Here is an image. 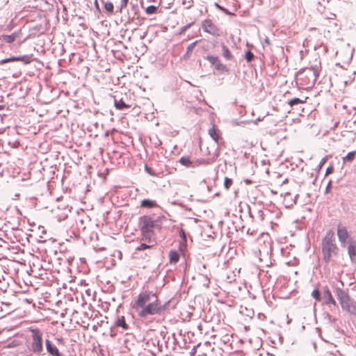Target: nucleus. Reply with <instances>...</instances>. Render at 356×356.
I'll return each mask as SVG.
<instances>
[{
    "label": "nucleus",
    "instance_id": "1",
    "mask_svg": "<svg viewBox=\"0 0 356 356\" xmlns=\"http://www.w3.org/2000/svg\"><path fill=\"white\" fill-rule=\"evenodd\" d=\"M132 307L143 323H152L156 319V292L143 291L136 298Z\"/></svg>",
    "mask_w": 356,
    "mask_h": 356
},
{
    "label": "nucleus",
    "instance_id": "2",
    "mask_svg": "<svg viewBox=\"0 0 356 356\" xmlns=\"http://www.w3.org/2000/svg\"><path fill=\"white\" fill-rule=\"evenodd\" d=\"M138 226L141 233V243L136 248L137 251L153 250L154 245L151 244L156 240V218L154 215H145L139 218Z\"/></svg>",
    "mask_w": 356,
    "mask_h": 356
},
{
    "label": "nucleus",
    "instance_id": "3",
    "mask_svg": "<svg viewBox=\"0 0 356 356\" xmlns=\"http://www.w3.org/2000/svg\"><path fill=\"white\" fill-rule=\"evenodd\" d=\"M321 249L323 261L327 264L331 261L333 256L337 255L339 248L335 243L334 232L332 230L327 231L323 238Z\"/></svg>",
    "mask_w": 356,
    "mask_h": 356
},
{
    "label": "nucleus",
    "instance_id": "4",
    "mask_svg": "<svg viewBox=\"0 0 356 356\" xmlns=\"http://www.w3.org/2000/svg\"><path fill=\"white\" fill-rule=\"evenodd\" d=\"M334 293L343 310L346 311L351 315L356 316V302L350 297L348 293L339 286L334 288Z\"/></svg>",
    "mask_w": 356,
    "mask_h": 356
},
{
    "label": "nucleus",
    "instance_id": "5",
    "mask_svg": "<svg viewBox=\"0 0 356 356\" xmlns=\"http://www.w3.org/2000/svg\"><path fill=\"white\" fill-rule=\"evenodd\" d=\"M31 341L27 346L28 349L37 356L44 355L42 332L39 329L36 328L31 329Z\"/></svg>",
    "mask_w": 356,
    "mask_h": 356
},
{
    "label": "nucleus",
    "instance_id": "6",
    "mask_svg": "<svg viewBox=\"0 0 356 356\" xmlns=\"http://www.w3.org/2000/svg\"><path fill=\"white\" fill-rule=\"evenodd\" d=\"M64 92V90H39L37 97L39 101L49 104Z\"/></svg>",
    "mask_w": 356,
    "mask_h": 356
},
{
    "label": "nucleus",
    "instance_id": "7",
    "mask_svg": "<svg viewBox=\"0 0 356 356\" xmlns=\"http://www.w3.org/2000/svg\"><path fill=\"white\" fill-rule=\"evenodd\" d=\"M113 99L114 105L118 110L124 111L131 108L132 106L130 104V100L128 99L127 93H124V95L122 94H116L113 95Z\"/></svg>",
    "mask_w": 356,
    "mask_h": 356
},
{
    "label": "nucleus",
    "instance_id": "8",
    "mask_svg": "<svg viewBox=\"0 0 356 356\" xmlns=\"http://www.w3.org/2000/svg\"><path fill=\"white\" fill-rule=\"evenodd\" d=\"M202 28L204 32H207L213 36H220L221 34L220 30L210 19H207L202 22Z\"/></svg>",
    "mask_w": 356,
    "mask_h": 356
},
{
    "label": "nucleus",
    "instance_id": "9",
    "mask_svg": "<svg viewBox=\"0 0 356 356\" xmlns=\"http://www.w3.org/2000/svg\"><path fill=\"white\" fill-rule=\"evenodd\" d=\"M206 59L214 66V69L221 73H229V70L227 65L222 64L218 56L208 55Z\"/></svg>",
    "mask_w": 356,
    "mask_h": 356
},
{
    "label": "nucleus",
    "instance_id": "10",
    "mask_svg": "<svg viewBox=\"0 0 356 356\" xmlns=\"http://www.w3.org/2000/svg\"><path fill=\"white\" fill-rule=\"evenodd\" d=\"M31 56L32 55H24V56H11L8 58L3 59L0 60V65L10 63V62H15V61H22L24 65L29 64L31 61Z\"/></svg>",
    "mask_w": 356,
    "mask_h": 356
},
{
    "label": "nucleus",
    "instance_id": "11",
    "mask_svg": "<svg viewBox=\"0 0 356 356\" xmlns=\"http://www.w3.org/2000/svg\"><path fill=\"white\" fill-rule=\"evenodd\" d=\"M45 346L47 351L50 356H64L63 354L59 351L56 346L50 340H45Z\"/></svg>",
    "mask_w": 356,
    "mask_h": 356
},
{
    "label": "nucleus",
    "instance_id": "12",
    "mask_svg": "<svg viewBox=\"0 0 356 356\" xmlns=\"http://www.w3.org/2000/svg\"><path fill=\"white\" fill-rule=\"evenodd\" d=\"M337 236L339 241L342 246H344L347 239L349 238V234L346 227L338 225L337 227Z\"/></svg>",
    "mask_w": 356,
    "mask_h": 356
},
{
    "label": "nucleus",
    "instance_id": "13",
    "mask_svg": "<svg viewBox=\"0 0 356 356\" xmlns=\"http://www.w3.org/2000/svg\"><path fill=\"white\" fill-rule=\"evenodd\" d=\"M323 298L324 299V304L329 305H332L334 306H337V302L333 298L332 293L330 290L325 287L323 291Z\"/></svg>",
    "mask_w": 356,
    "mask_h": 356
},
{
    "label": "nucleus",
    "instance_id": "14",
    "mask_svg": "<svg viewBox=\"0 0 356 356\" xmlns=\"http://www.w3.org/2000/svg\"><path fill=\"white\" fill-rule=\"evenodd\" d=\"M348 254L352 262H356V241H350L348 246Z\"/></svg>",
    "mask_w": 356,
    "mask_h": 356
},
{
    "label": "nucleus",
    "instance_id": "15",
    "mask_svg": "<svg viewBox=\"0 0 356 356\" xmlns=\"http://www.w3.org/2000/svg\"><path fill=\"white\" fill-rule=\"evenodd\" d=\"M310 68L313 70L314 76H316L321 68V63L319 56L315 58L314 63H311Z\"/></svg>",
    "mask_w": 356,
    "mask_h": 356
},
{
    "label": "nucleus",
    "instance_id": "16",
    "mask_svg": "<svg viewBox=\"0 0 356 356\" xmlns=\"http://www.w3.org/2000/svg\"><path fill=\"white\" fill-rule=\"evenodd\" d=\"M222 47V56L227 60H233L234 59V56L232 55L229 48L224 44H221Z\"/></svg>",
    "mask_w": 356,
    "mask_h": 356
},
{
    "label": "nucleus",
    "instance_id": "17",
    "mask_svg": "<svg viewBox=\"0 0 356 356\" xmlns=\"http://www.w3.org/2000/svg\"><path fill=\"white\" fill-rule=\"evenodd\" d=\"M115 325L117 327H121L124 330H127L129 328V325L126 323L125 318L123 316L118 317L115 322Z\"/></svg>",
    "mask_w": 356,
    "mask_h": 356
},
{
    "label": "nucleus",
    "instance_id": "18",
    "mask_svg": "<svg viewBox=\"0 0 356 356\" xmlns=\"http://www.w3.org/2000/svg\"><path fill=\"white\" fill-rule=\"evenodd\" d=\"M18 36L19 33L17 32H14L11 35H2L1 40L5 42L12 43L17 38H18Z\"/></svg>",
    "mask_w": 356,
    "mask_h": 356
},
{
    "label": "nucleus",
    "instance_id": "19",
    "mask_svg": "<svg viewBox=\"0 0 356 356\" xmlns=\"http://www.w3.org/2000/svg\"><path fill=\"white\" fill-rule=\"evenodd\" d=\"M170 302V300L168 301L162 302L158 297H157V314L160 313L161 311L164 310L167 305H168Z\"/></svg>",
    "mask_w": 356,
    "mask_h": 356
},
{
    "label": "nucleus",
    "instance_id": "20",
    "mask_svg": "<svg viewBox=\"0 0 356 356\" xmlns=\"http://www.w3.org/2000/svg\"><path fill=\"white\" fill-rule=\"evenodd\" d=\"M170 262L171 264H176L179 259V254L175 250H171L169 252Z\"/></svg>",
    "mask_w": 356,
    "mask_h": 356
},
{
    "label": "nucleus",
    "instance_id": "21",
    "mask_svg": "<svg viewBox=\"0 0 356 356\" xmlns=\"http://www.w3.org/2000/svg\"><path fill=\"white\" fill-rule=\"evenodd\" d=\"M209 134L216 143H219L220 136L217 132V130L215 128L210 129L209 130Z\"/></svg>",
    "mask_w": 356,
    "mask_h": 356
},
{
    "label": "nucleus",
    "instance_id": "22",
    "mask_svg": "<svg viewBox=\"0 0 356 356\" xmlns=\"http://www.w3.org/2000/svg\"><path fill=\"white\" fill-rule=\"evenodd\" d=\"M102 3L104 4V9L108 12L109 14L113 13V4L111 1H105L104 0H101Z\"/></svg>",
    "mask_w": 356,
    "mask_h": 356
},
{
    "label": "nucleus",
    "instance_id": "23",
    "mask_svg": "<svg viewBox=\"0 0 356 356\" xmlns=\"http://www.w3.org/2000/svg\"><path fill=\"white\" fill-rule=\"evenodd\" d=\"M179 163L186 167H193V162L188 156H182L179 159Z\"/></svg>",
    "mask_w": 356,
    "mask_h": 356
},
{
    "label": "nucleus",
    "instance_id": "24",
    "mask_svg": "<svg viewBox=\"0 0 356 356\" xmlns=\"http://www.w3.org/2000/svg\"><path fill=\"white\" fill-rule=\"evenodd\" d=\"M160 334H161V336L163 337V341L161 342L160 340H157L156 346H157V349L159 351H162L163 342L165 343L166 347L168 346V345H167V341H165V334L164 330H161Z\"/></svg>",
    "mask_w": 356,
    "mask_h": 356
},
{
    "label": "nucleus",
    "instance_id": "25",
    "mask_svg": "<svg viewBox=\"0 0 356 356\" xmlns=\"http://www.w3.org/2000/svg\"><path fill=\"white\" fill-rule=\"evenodd\" d=\"M155 206H156V204L154 203V202H153L150 200H148V199H145L141 202V207H143L152 208Z\"/></svg>",
    "mask_w": 356,
    "mask_h": 356
},
{
    "label": "nucleus",
    "instance_id": "26",
    "mask_svg": "<svg viewBox=\"0 0 356 356\" xmlns=\"http://www.w3.org/2000/svg\"><path fill=\"white\" fill-rule=\"evenodd\" d=\"M355 155H356V151H353V152L348 153V154L345 157L343 158V162L344 163L352 162L354 160Z\"/></svg>",
    "mask_w": 356,
    "mask_h": 356
},
{
    "label": "nucleus",
    "instance_id": "27",
    "mask_svg": "<svg viewBox=\"0 0 356 356\" xmlns=\"http://www.w3.org/2000/svg\"><path fill=\"white\" fill-rule=\"evenodd\" d=\"M304 102H305V100L300 99V98L295 97L289 101V104L291 106H294L296 105L302 104Z\"/></svg>",
    "mask_w": 356,
    "mask_h": 356
},
{
    "label": "nucleus",
    "instance_id": "28",
    "mask_svg": "<svg viewBox=\"0 0 356 356\" xmlns=\"http://www.w3.org/2000/svg\"><path fill=\"white\" fill-rule=\"evenodd\" d=\"M312 296L317 301H320L321 300V293L318 289H316L312 291Z\"/></svg>",
    "mask_w": 356,
    "mask_h": 356
},
{
    "label": "nucleus",
    "instance_id": "29",
    "mask_svg": "<svg viewBox=\"0 0 356 356\" xmlns=\"http://www.w3.org/2000/svg\"><path fill=\"white\" fill-rule=\"evenodd\" d=\"M254 57V54L250 50H248L245 54V58L248 63L251 62L253 60Z\"/></svg>",
    "mask_w": 356,
    "mask_h": 356
},
{
    "label": "nucleus",
    "instance_id": "30",
    "mask_svg": "<svg viewBox=\"0 0 356 356\" xmlns=\"http://www.w3.org/2000/svg\"><path fill=\"white\" fill-rule=\"evenodd\" d=\"M232 183L233 181L232 179H229L228 177L225 178L224 186L227 190H228L230 188V186L232 185Z\"/></svg>",
    "mask_w": 356,
    "mask_h": 356
},
{
    "label": "nucleus",
    "instance_id": "31",
    "mask_svg": "<svg viewBox=\"0 0 356 356\" xmlns=\"http://www.w3.org/2000/svg\"><path fill=\"white\" fill-rule=\"evenodd\" d=\"M197 43V41H195V42L191 43L190 44H188V46L187 47V51H186L187 54H191L193 51Z\"/></svg>",
    "mask_w": 356,
    "mask_h": 356
},
{
    "label": "nucleus",
    "instance_id": "32",
    "mask_svg": "<svg viewBox=\"0 0 356 356\" xmlns=\"http://www.w3.org/2000/svg\"><path fill=\"white\" fill-rule=\"evenodd\" d=\"M146 13L147 14L156 13V6L151 5L146 8Z\"/></svg>",
    "mask_w": 356,
    "mask_h": 356
},
{
    "label": "nucleus",
    "instance_id": "33",
    "mask_svg": "<svg viewBox=\"0 0 356 356\" xmlns=\"http://www.w3.org/2000/svg\"><path fill=\"white\" fill-rule=\"evenodd\" d=\"M129 0H121L119 12L122 13V10L127 7Z\"/></svg>",
    "mask_w": 356,
    "mask_h": 356
},
{
    "label": "nucleus",
    "instance_id": "34",
    "mask_svg": "<svg viewBox=\"0 0 356 356\" xmlns=\"http://www.w3.org/2000/svg\"><path fill=\"white\" fill-rule=\"evenodd\" d=\"M202 284L204 286L209 287L210 284V280L207 276L203 277Z\"/></svg>",
    "mask_w": 356,
    "mask_h": 356
},
{
    "label": "nucleus",
    "instance_id": "35",
    "mask_svg": "<svg viewBox=\"0 0 356 356\" xmlns=\"http://www.w3.org/2000/svg\"><path fill=\"white\" fill-rule=\"evenodd\" d=\"M145 170L149 173L150 175L154 176V170L150 168L147 164L145 165Z\"/></svg>",
    "mask_w": 356,
    "mask_h": 356
},
{
    "label": "nucleus",
    "instance_id": "36",
    "mask_svg": "<svg viewBox=\"0 0 356 356\" xmlns=\"http://www.w3.org/2000/svg\"><path fill=\"white\" fill-rule=\"evenodd\" d=\"M334 171V168L332 166H329L326 169V173L325 175L332 173Z\"/></svg>",
    "mask_w": 356,
    "mask_h": 356
},
{
    "label": "nucleus",
    "instance_id": "37",
    "mask_svg": "<svg viewBox=\"0 0 356 356\" xmlns=\"http://www.w3.org/2000/svg\"><path fill=\"white\" fill-rule=\"evenodd\" d=\"M179 234H180V236L184 239V240H186V234L185 233V232L181 229V230L179 231Z\"/></svg>",
    "mask_w": 356,
    "mask_h": 356
},
{
    "label": "nucleus",
    "instance_id": "38",
    "mask_svg": "<svg viewBox=\"0 0 356 356\" xmlns=\"http://www.w3.org/2000/svg\"><path fill=\"white\" fill-rule=\"evenodd\" d=\"M154 26H149L148 27V29H147V34L154 33Z\"/></svg>",
    "mask_w": 356,
    "mask_h": 356
},
{
    "label": "nucleus",
    "instance_id": "39",
    "mask_svg": "<svg viewBox=\"0 0 356 356\" xmlns=\"http://www.w3.org/2000/svg\"><path fill=\"white\" fill-rule=\"evenodd\" d=\"M192 24H188L184 26H183L181 29L180 33H184L188 28L191 26Z\"/></svg>",
    "mask_w": 356,
    "mask_h": 356
},
{
    "label": "nucleus",
    "instance_id": "40",
    "mask_svg": "<svg viewBox=\"0 0 356 356\" xmlns=\"http://www.w3.org/2000/svg\"><path fill=\"white\" fill-rule=\"evenodd\" d=\"M331 186H332V182H331V181H330L328 182V184H327V186H326V188H325V193H328V192H329V191L330 190V188H331Z\"/></svg>",
    "mask_w": 356,
    "mask_h": 356
},
{
    "label": "nucleus",
    "instance_id": "41",
    "mask_svg": "<svg viewBox=\"0 0 356 356\" xmlns=\"http://www.w3.org/2000/svg\"><path fill=\"white\" fill-rule=\"evenodd\" d=\"M325 161H326V159H325V158H323V159L320 161V163H319V165H318L319 168H321V167L324 165V163H325Z\"/></svg>",
    "mask_w": 356,
    "mask_h": 356
},
{
    "label": "nucleus",
    "instance_id": "42",
    "mask_svg": "<svg viewBox=\"0 0 356 356\" xmlns=\"http://www.w3.org/2000/svg\"><path fill=\"white\" fill-rule=\"evenodd\" d=\"M20 92H23L22 94V98H24L25 96L28 95V90H19Z\"/></svg>",
    "mask_w": 356,
    "mask_h": 356
},
{
    "label": "nucleus",
    "instance_id": "43",
    "mask_svg": "<svg viewBox=\"0 0 356 356\" xmlns=\"http://www.w3.org/2000/svg\"><path fill=\"white\" fill-rule=\"evenodd\" d=\"M3 96L2 95H0V102L3 101ZM3 106H0V108H2Z\"/></svg>",
    "mask_w": 356,
    "mask_h": 356
},
{
    "label": "nucleus",
    "instance_id": "44",
    "mask_svg": "<svg viewBox=\"0 0 356 356\" xmlns=\"http://www.w3.org/2000/svg\"><path fill=\"white\" fill-rule=\"evenodd\" d=\"M216 6L221 10L225 11V9L223 7L220 6L218 3H216Z\"/></svg>",
    "mask_w": 356,
    "mask_h": 356
},
{
    "label": "nucleus",
    "instance_id": "45",
    "mask_svg": "<svg viewBox=\"0 0 356 356\" xmlns=\"http://www.w3.org/2000/svg\"><path fill=\"white\" fill-rule=\"evenodd\" d=\"M15 103H16V104H22V102L21 100H17V101L15 102Z\"/></svg>",
    "mask_w": 356,
    "mask_h": 356
},
{
    "label": "nucleus",
    "instance_id": "46",
    "mask_svg": "<svg viewBox=\"0 0 356 356\" xmlns=\"http://www.w3.org/2000/svg\"><path fill=\"white\" fill-rule=\"evenodd\" d=\"M298 89H305V90H307V89H310V87H307V88H299Z\"/></svg>",
    "mask_w": 356,
    "mask_h": 356
},
{
    "label": "nucleus",
    "instance_id": "47",
    "mask_svg": "<svg viewBox=\"0 0 356 356\" xmlns=\"http://www.w3.org/2000/svg\"><path fill=\"white\" fill-rule=\"evenodd\" d=\"M6 95H7V97H9L10 96H11V95H12V94H10V93H7V94H6Z\"/></svg>",
    "mask_w": 356,
    "mask_h": 356
},
{
    "label": "nucleus",
    "instance_id": "48",
    "mask_svg": "<svg viewBox=\"0 0 356 356\" xmlns=\"http://www.w3.org/2000/svg\"><path fill=\"white\" fill-rule=\"evenodd\" d=\"M65 95L66 96H67V95H69V92L67 90V91L65 92Z\"/></svg>",
    "mask_w": 356,
    "mask_h": 356
},
{
    "label": "nucleus",
    "instance_id": "49",
    "mask_svg": "<svg viewBox=\"0 0 356 356\" xmlns=\"http://www.w3.org/2000/svg\"><path fill=\"white\" fill-rule=\"evenodd\" d=\"M196 97H197V99L199 102H201V99H200V98H199L197 96H196Z\"/></svg>",
    "mask_w": 356,
    "mask_h": 356
},
{
    "label": "nucleus",
    "instance_id": "50",
    "mask_svg": "<svg viewBox=\"0 0 356 356\" xmlns=\"http://www.w3.org/2000/svg\"><path fill=\"white\" fill-rule=\"evenodd\" d=\"M197 92H199L200 95H201V90H195Z\"/></svg>",
    "mask_w": 356,
    "mask_h": 356
},
{
    "label": "nucleus",
    "instance_id": "51",
    "mask_svg": "<svg viewBox=\"0 0 356 356\" xmlns=\"http://www.w3.org/2000/svg\"><path fill=\"white\" fill-rule=\"evenodd\" d=\"M160 285H162V287H163L165 284H162V283H160Z\"/></svg>",
    "mask_w": 356,
    "mask_h": 356
},
{
    "label": "nucleus",
    "instance_id": "52",
    "mask_svg": "<svg viewBox=\"0 0 356 356\" xmlns=\"http://www.w3.org/2000/svg\"><path fill=\"white\" fill-rule=\"evenodd\" d=\"M160 285H162V287H163L165 284H162V283H160Z\"/></svg>",
    "mask_w": 356,
    "mask_h": 356
},
{
    "label": "nucleus",
    "instance_id": "53",
    "mask_svg": "<svg viewBox=\"0 0 356 356\" xmlns=\"http://www.w3.org/2000/svg\"><path fill=\"white\" fill-rule=\"evenodd\" d=\"M159 145L161 144V141L159 140ZM159 145V144L157 143V146Z\"/></svg>",
    "mask_w": 356,
    "mask_h": 356
}]
</instances>
